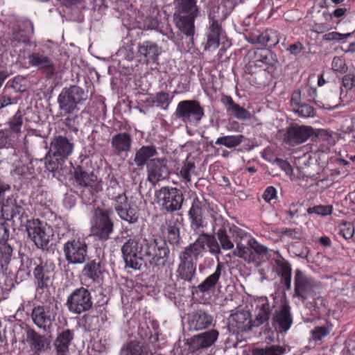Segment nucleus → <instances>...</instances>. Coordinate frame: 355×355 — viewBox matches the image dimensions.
<instances>
[{"label":"nucleus","instance_id":"6ab92c4d","mask_svg":"<svg viewBox=\"0 0 355 355\" xmlns=\"http://www.w3.org/2000/svg\"><path fill=\"white\" fill-rule=\"evenodd\" d=\"M218 336V330L211 329L192 336L187 343L189 351L195 353L211 347L217 340Z\"/></svg>","mask_w":355,"mask_h":355},{"label":"nucleus","instance_id":"864d4df0","mask_svg":"<svg viewBox=\"0 0 355 355\" xmlns=\"http://www.w3.org/2000/svg\"><path fill=\"white\" fill-rule=\"evenodd\" d=\"M80 324L87 331H92L99 327V318L98 315L90 313L83 315L80 319Z\"/></svg>","mask_w":355,"mask_h":355},{"label":"nucleus","instance_id":"423d86ee","mask_svg":"<svg viewBox=\"0 0 355 355\" xmlns=\"http://www.w3.org/2000/svg\"><path fill=\"white\" fill-rule=\"evenodd\" d=\"M322 288V284L308 277L305 272L300 268L295 270L294 291L293 297L301 302H305L308 298L316 295Z\"/></svg>","mask_w":355,"mask_h":355},{"label":"nucleus","instance_id":"c9c22d12","mask_svg":"<svg viewBox=\"0 0 355 355\" xmlns=\"http://www.w3.org/2000/svg\"><path fill=\"white\" fill-rule=\"evenodd\" d=\"M198 15L196 13L181 16L174 13V21L178 29L188 37L194 35V19Z\"/></svg>","mask_w":355,"mask_h":355},{"label":"nucleus","instance_id":"052dcab7","mask_svg":"<svg viewBox=\"0 0 355 355\" xmlns=\"http://www.w3.org/2000/svg\"><path fill=\"white\" fill-rule=\"evenodd\" d=\"M333 211L332 205H315L312 207H309L306 210L307 214H315L320 216H326L331 215Z\"/></svg>","mask_w":355,"mask_h":355},{"label":"nucleus","instance_id":"ea45409f","mask_svg":"<svg viewBox=\"0 0 355 355\" xmlns=\"http://www.w3.org/2000/svg\"><path fill=\"white\" fill-rule=\"evenodd\" d=\"M205 245L206 233H202L194 243L186 247L180 254L196 261L198 257L202 253V252L205 250Z\"/></svg>","mask_w":355,"mask_h":355},{"label":"nucleus","instance_id":"8fccbe9b","mask_svg":"<svg viewBox=\"0 0 355 355\" xmlns=\"http://www.w3.org/2000/svg\"><path fill=\"white\" fill-rule=\"evenodd\" d=\"M244 139L245 137L243 135L223 136L216 139L215 144L233 148L239 146Z\"/></svg>","mask_w":355,"mask_h":355},{"label":"nucleus","instance_id":"680f3d73","mask_svg":"<svg viewBox=\"0 0 355 355\" xmlns=\"http://www.w3.org/2000/svg\"><path fill=\"white\" fill-rule=\"evenodd\" d=\"M275 264L277 266L276 272L279 277L292 275V268L290 263L285 259H276Z\"/></svg>","mask_w":355,"mask_h":355},{"label":"nucleus","instance_id":"c85d7f7f","mask_svg":"<svg viewBox=\"0 0 355 355\" xmlns=\"http://www.w3.org/2000/svg\"><path fill=\"white\" fill-rule=\"evenodd\" d=\"M110 143L114 153L116 155H121L131 150L132 138L129 132H119L112 136Z\"/></svg>","mask_w":355,"mask_h":355},{"label":"nucleus","instance_id":"c756f323","mask_svg":"<svg viewBox=\"0 0 355 355\" xmlns=\"http://www.w3.org/2000/svg\"><path fill=\"white\" fill-rule=\"evenodd\" d=\"M9 237V230L8 223L3 218H0V263L3 265L9 263L12 248L10 245L2 243V241H6Z\"/></svg>","mask_w":355,"mask_h":355},{"label":"nucleus","instance_id":"e433bc0d","mask_svg":"<svg viewBox=\"0 0 355 355\" xmlns=\"http://www.w3.org/2000/svg\"><path fill=\"white\" fill-rule=\"evenodd\" d=\"M223 103L225 105L227 114L239 120H246L251 118L250 112L236 103L231 96H226L223 99Z\"/></svg>","mask_w":355,"mask_h":355},{"label":"nucleus","instance_id":"13d9d810","mask_svg":"<svg viewBox=\"0 0 355 355\" xmlns=\"http://www.w3.org/2000/svg\"><path fill=\"white\" fill-rule=\"evenodd\" d=\"M278 232L281 234V239L284 237L295 240H302L303 239L302 231L299 228L282 227L279 229Z\"/></svg>","mask_w":355,"mask_h":355},{"label":"nucleus","instance_id":"338daca9","mask_svg":"<svg viewBox=\"0 0 355 355\" xmlns=\"http://www.w3.org/2000/svg\"><path fill=\"white\" fill-rule=\"evenodd\" d=\"M195 163L186 159L180 171V175L187 182H191V171L195 168Z\"/></svg>","mask_w":355,"mask_h":355},{"label":"nucleus","instance_id":"a18cd8bd","mask_svg":"<svg viewBox=\"0 0 355 355\" xmlns=\"http://www.w3.org/2000/svg\"><path fill=\"white\" fill-rule=\"evenodd\" d=\"M254 58L256 62L270 66L271 69H277L279 64L276 54L268 49H258L254 52Z\"/></svg>","mask_w":355,"mask_h":355},{"label":"nucleus","instance_id":"0eeeda50","mask_svg":"<svg viewBox=\"0 0 355 355\" xmlns=\"http://www.w3.org/2000/svg\"><path fill=\"white\" fill-rule=\"evenodd\" d=\"M155 196L161 209L168 213L180 210L184 200L182 191L171 186L162 187L156 190Z\"/></svg>","mask_w":355,"mask_h":355},{"label":"nucleus","instance_id":"9d476101","mask_svg":"<svg viewBox=\"0 0 355 355\" xmlns=\"http://www.w3.org/2000/svg\"><path fill=\"white\" fill-rule=\"evenodd\" d=\"M65 305L68 311L74 314L89 311L93 306L90 291L83 286L74 289L67 296Z\"/></svg>","mask_w":355,"mask_h":355},{"label":"nucleus","instance_id":"3c124183","mask_svg":"<svg viewBox=\"0 0 355 355\" xmlns=\"http://www.w3.org/2000/svg\"><path fill=\"white\" fill-rule=\"evenodd\" d=\"M285 352V347L277 345H272L263 348H254L251 352L252 355H282Z\"/></svg>","mask_w":355,"mask_h":355},{"label":"nucleus","instance_id":"774afa93","mask_svg":"<svg viewBox=\"0 0 355 355\" xmlns=\"http://www.w3.org/2000/svg\"><path fill=\"white\" fill-rule=\"evenodd\" d=\"M342 85L347 89H355V69L350 70L342 78Z\"/></svg>","mask_w":355,"mask_h":355},{"label":"nucleus","instance_id":"c03bdc74","mask_svg":"<svg viewBox=\"0 0 355 355\" xmlns=\"http://www.w3.org/2000/svg\"><path fill=\"white\" fill-rule=\"evenodd\" d=\"M257 39V45L268 48H272L276 46L279 42L277 32L272 29H266L262 33L259 32Z\"/></svg>","mask_w":355,"mask_h":355},{"label":"nucleus","instance_id":"6e6552de","mask_svg":"<svg viewBox=\"0 0 355 355\" xmlns=\"http://www.w3.org/2000/svg\"><path fill=\"white\" fill-rule=\"evenodd\" d=\"M73 176L77 185L83 188L82 198L89 201L97 193L96 175L82 164L73 167Z\"/></svg>","mask_w":355,"mask_h":355},{"label":"nucleus","instance_id":"4c0bfd02","mask_svg":"<svg viewBox=\"0 0 355 355\" xmlns=\"http://www.w3.org/2000/svg\"><path fill=\"white\" fill-rule=\"evenodd\" d=\"M205 245L206 233H202L194 243L186 247L180 254L196 261L198 257L202 253V252L205 250Z\"/></svg>","mask_w":355,"mask_h":355},{"label":"nucleus","instance_id":"603ef678","mask_svg":"<svg viewBox=\"0 0 355 355\" xmlns=\"http://www.w3.org/2000/svg\"><path fill=\"white\" fill-rule=\"evenodd\" d=\"M117 214L122 220L126 221L129 224H136L139 221V211L130 205L117 213Z\"/></svg>","mask_w":355,"mask_h":355},{"label":"nucleus","instance_id":"6e6d98bb","mask_svg":"<svg viewBox=\"0 0 355 355\" xmlns=\"http://www.w3.org/2000/svg\"><path fill=\"white\" fill-rule=\"evenodd\" d=\"M216 236L223 250H231L234 248V243L230 241V236L225 228H219L216 232Z\"/></svg>","mask_w":355,"mask_h":355},{"label":"nucleus","instance_id":"bb28decb","mask_svg":"<svg viewBox=\"0 0 355 355\" xmlns=\"http://www.w3.org/2000/svg\"><path fill=\"white\" fill-rule=\"evenodd\" d=\"M274 307V305H270L266 297L260 298L259 304L256 307L257 313L252 320L254 327H259L262 324L269 326V320L272 316V311Z\"/></svg>","mask_w":355,"mask_h":355},{"label":"nucleus","instance_id":"58836bf2","mask_svg":"<svg viewBox=\"0 0 355 355\" xmlns=\"http://www.w3.org/2000/svg\"><path fill=\"white\" fill-rule=\"evenodd\" d=\"M205 245L206 233H202L194 243L186 247L180 254L196 261L198 257L202 253V252L205 250Z\"/></svg>","mask_w":355,"mask_h":355},{"label":"nucleus","instance_id":"5fc2aeb1","mask_svg":"<svg viewBox=\"0 0 355 355\" xmlns=\"http://www.w3.org/2000/svg\"><path fill=\"white\" fill-rule=\"evenodd\" d=\"M81 118L82 114H78L77 113L67 114V116L64 120V124L71 132L76 133L78 131L80 119Z\"/></svg>","mask_w":355,"mask_h":355},{"label":"nucleus","instance_id":"9b49d317","mask_svg":"<svg viewBox=\"0 0 355 355\" xmlns=\"http://www.w3.org/2000/svg\"><path fill=\"white\" fill-rule=\"evenodd\" d=\"M62 250L69 264L81 265L89 260L88 245L80 238L68 240L64 244Z\"/></svg>","mask_w":355,"mask_h":355},{"label":"nucleus","instance_id":"f704fd0d","mask_svg":"<svg viewBox=\"0 0 355 355\" xmlns=\"http://www.w3.org/2000/svg\"><path fill=\"white\" fill-rule=\"evenodd\" d=\"M223 267V263L218 261L214 272L206 277L204 281L196 286V292L199 291L204 294L214 289L219 282Z\"/></svg>","mask_w":355,"mask_h":355},{"label":"nucleus","instance_id":"f257e3e1","mask_svg":"<svg viewBox=\"0 0 355 355\" xmlns=\"http://www.w3.org/2000/svg\"><path fill=\"white\" fill-rule=\"evenodd\" d=\"M114 212L111 208L96 207L91 219V232L95 239L105 242L111 239L114 231V223L112 218Z\"/></svg>","mask_w":355,"mask_h":355},{"label":"nucleus","instance_id":"ddd939ff","mask_svg":"<svg viewBox=\"0 0 355 355\" xmlns=\"http://www.w3.org/2000/svg\"><path fill=\"white\" fill-rule=\"evenodd\" d=\"M147 180L154 187L167 179L170 174L168 161L164 157H156L148 161L146 167Z\"/></svg>","mask_w":355,"mask_h":355},{"label":"nucleus","instance_id":"e2e57ef3","mask_svg":"<svg viewBox=\"0 0 355 355\" xmlns=\"http://www.w3.org/2000/svg\"><path fill=\"white\" fill-rule=\"evenodd\" d=\"M10 129L16 133L21 132V128L23 124L21 112L18 110L12 119L8 122Z\"/></svg>","mask_w":355,"mask_h":355},{"label":"nucleus","instance_id":"de8ad7c7","mask_svg":"<svg viewBox=\"0 0 355 355\" xmlns=\"http://www.w3.org/2000/svg\"><path fill=\"white\" fill-rule=\"evenodd\" d=\"M23 28H19L14 31L13 37L19 42L26 43L29 41V36L33 33V24L31 21L25 19L22 21Z\"/></svg>","mask_w":355,"mask_h":355},{"label":"nucleus","instance_id":"aec40b11","mask_svg":"<svg viewBox=\"0 0 355 355\" xmlns=\"http://www.w3.org/2000/svg\"><path fill=\"white\" fill-rule=\"evenodd\" d=\"M252 315L250 311L241 310L232 314L228 327L234 334H239L248 331L253 325Z\"/></svg>","mask_w":355,"mask_h":355},{"label":"nucleus","instance_id":"cd10ccee","mask_svg":"<svg viewBox=\"0 0 355 355\" xmlns=\"http://www.w3.org/2000/svg\"><path fill=\"white\" fill-rule=\"evenodd\" d=\"M65 159H60L54 155H50L48 151L44 157V164L46 168L52 173L53 177L57 178L59 180H62V178L64 176L66 173Z\"/></svg>","mask_w":355,"mask_h":355},{"label":"nucleus","instance_id":"7c9ffc66","mask_svg":"<svg viewBox=\"0 0 355 355\" xmlns=\"http://www.w3.org/2000/svg\"><path fill=\"white\" fill-rule=\"evenodd\" d=\"M223 30L218 20L211 19L207 33V41L205 46V50H215L220 44V37Z\"/></svg>","mask_w":355,"mask_h":355},{"label":"nucleus","instance_id":"4be33fe9","mask_svg":"<svg viewBox=\"0 0 355 355\" xmlns=\"http://www.w3.org/2000/svg\"><path fill=\"white\" fill-rule=\"evenodd\" d=\"M26 341L30 348L34 350L33 355H39L51 348V339L30 327L26 329Z\"/></svg>","mask_w":355,"mask_h":355},{"label":"nucleus","instance_id":"5701e85b","mask_svg":"<svg viewBox=\"0 0 355 355\" xmlns=\"http://www.w3.org/2000/svg\"><path fill=\"white\" fill-rule=\"evenodd\" d=\"M74 148V144L62 135L55 136L50 143L49 152L50 155H54L67 160L72 154Z\"/></svg>","mask_w":355,"mask_h":355},{"label":"nucleus","instance_id":"09e8293b","mask_svg":"<svg viewBox=\"0 0 355 355\" xmlns=\"http://www.w3.org/2000/svg\"><path fill=\"white\" fill-rule=\"evenodd\" d=\"M164 295L171 300L180 299L184 296L182 291H180L178 283L175 279L171 278L164 288Z\"/></svg>","mask_w":355,"mask_h":355},{"label":"nucleus","instance_id":"bf43d9fd","mask_svg":"<svg viewBox=\"0 0 355 355\" xmlns=\"http://www.w3.org/2000/svg\"><path fill=\"white\" fill-rule=\"evenodd\" d=\"M293 111L297 113L299 116L304 118H313L316 114L315 109L305 103H302L297 107H294Z\"/></svg>","mask_w":355,"mask_h":355},{"label":"nucleus","instance_id":"39448f33","mask_svg":"<svg viewBox=\"0 0 355 355\" xmlns=\"http://www.w3.org/2000/svg\"><path fill=\"white\" fill-rule=\"evenodd\" d=\"M24 226L28 238L38 249L42 250L49 249V243L53 236V230L46 222L38 218H33L26 220Z\"/></svg>","mask_w":355,"mask_h":355},{"label":"nucleus","instance_id":"473e14b6","mask_svg":"<svg viewBox=\"0 0 355 355\" xmlns=\"http://www.w3.org/2000/svg\"><path fill=\"white\" fill-rule=\"evenodd\" d=\"M157 155L158 152L155 146H143L135 152V164L139 168L142 169L145 166L147 167L148 161Z\"/></svg>","mask_w":355,"mask_h":355},{"label":"nucleus","instance_id":"2eb2a0df","mask_svg":"<svg viewBox=\"0 0 355 355\" xmlns=\"http://www.w3.org/2000/svg\"><path fill=\"white\" fill-rule=\"evenodd\" d=\"M291 306L285 300L275 309L272 316V326L279 333L287 332L291 328L293 320L291 312Z\"/></svg>","mask_w":355,"mask_h":355},{"label":"nucleus","instance_id":"1a4fd4ad","mask_svg":"<svg viewBox=\"0 0 355 355\" xmlns=\"http://www.w3.org/2000/svg\"><path fill=\"white\" fill-rule=\"evenodd\" d=\"M175 115L186 124L198 125L204 116L205 112L199 101L184 100L178 103Z\"/></svg>","mask_w":355,"mask_h":355},{"label":"nucleus","instance_id":"20e7f679","mask_svg":"<svg viewBox=\"0 0 355 355\" xmlns=\"http://www.w3.org/2000/svg\"><path fill=\"white\" fill-rule=\"evenodd\" d=\"M144 265L148 263L153 268L164 266L169 259L170 249L166 240L162 239H146Z\"/></svg>","mask_w":355,"mask_h":355},{"label":"nucleus","instance_id":"a878e982","mask_svg":"<svg viewBox=\"0 0 355 355\" xmlns=\"http://www.w3.org/2000/svg\"><path fill=\"white\" fill-rule=\"evenodd\" d=\"M75 337L74 330L69 329H63L58 331L53 346L57 355H68L69 352V346L72 343Z\"/></svg>","mask_w":355,"mask_h":355},{"label":"nucleus","instance_id":"0e129e2a","mask_svg":"<svg viewBox=\"0 0 355 355\" xmlns=\"http://www.w3.org/2000/svg\"><path fill=\"white\" fill-rule=\"evenodd\" d=\"M338 228L340 234L345 239H349L354 236V227L351 222L343 221Z\"/></svg>","mask_w":355,"mask_h":355},{"label":"nucleus","instance_id":"393cba45","mask_svg":"<svg viewBox=\"0 0 355 355\" xmlns=\"http://www.w3.org/2000/svg\"><path fill=\"white\" fill-rule=\"evenodd\" d=\"M180 263L176 270V276L182 280L197 282L196 263L193 259H189L180 254Z\"/></svg>","mask_w":355,"mask_h":355},{"label":"nucleus","instance_id":"37998d69","mask_svg":"<svg viewBox=\"0 0 355 355\" xmlns=\"http://www.w3.org/2000/svg\"><path fill=\"white\" fill-rule=\"evenodd\" d=\"M166 241L173 247H179L181 243L180 234V223L178 219L166 222Z\"/></svg>","mask_w":355,"mask_h":355},{"label":"nucleus","instance_id":"7ed1b4c3","mask_svg":"<svg viewBox=\"0 0 355 355\" xmlns=\"http://www.w3.org/2000/svg\"><path fill=\"white\" fill-rule=\"evenodd\" d=\"M85 90L78 85L64 87L58 96L57 103L59 110L64 114L78 113L80 105L87 100Z\"/></svg>","mask_w":355,"mask_h":355},{"label":"nucleus","instance_id":"f03ea898","mask_svg":"<svg viewBox=\"0 0 355 355\" xmlns=\"http://www.w3.org/2000/svg\"><path fill=\"white\" fill-rule=\"evenodd\" d=\"M146 238L134 236L127 239L121 247L125 268L141 270L144 265Z\"/></svg>","mask_w":355,"mask_h":355},{"label":"nucleus","instance_id":"b1692460","mask_svg":"<svg viewBox=\"0 0 355 355\" xmlns=\"http://www.w3.org/2000/svg\"><path fill=\"white\" fill-rule=\"evenodd\" d=\"M213 323V317L207 311L199 309L188 316L189 330L200 331L208 328Z\"/></svg>","mask_w":355,"mask_h":355},{"label":"nucleus","instance_id":"f8f14e48","mask_svg":"<svg viewBox=\"0 0 355 355\" xmlns=\"http://www.w3.org/2000/svg\"><path fill=\"white\" fill-rule=\"evenodd\" d=\"M38 261L39 263L36 261L34 262L35 268L33 270L37 292L40 290H48L53 284L55 268L52 263L43 262L41 259H39Z\"/></svg>","mask_w":355,"mask_h":355},{"label":"nucleus","instance_id":"2f4dec72","mask_svg":"<svg viewBox=\"0 0 355 355\" xmlns=\"http://www.w3.org/2000/svg\"><path fill=\"white\" fill-rule=\"evenodd\" d=\"M120 355H155L142 341L132 340L123 344L120 349ZM161 355V354H155Z\"/></svg>","mask_w":355,"mask_h":355},{"label":"nucleus","instance_id":"69168bd1","mask_svg":"<svg viewBox=\"0 0 355 355\" xmlns=\"http://www.w3.org/2000/svg\"><path fill=\"white\" fill-rule=\"evenodd\" d=\"M176 282L178 283L180 291H182L184 295H187L190 291H191L192 295H194L196 292V282H192L189 280H182L176 276Z\"/></svg>","mask_w":355,"mask_h":355},{"label":"nucleus","instance_id":"412c9836","mask_svg":"<svg viewBox=\"0 0 355 355\" xmlns=\"http://www.w3.org/2000/svg\"><path fill=\"white\" fill-rule=\"evenodd\" d=\"M205 199L201 200L195 195L188 211V217L193 230H197L205 226Z\"/></svg>","mask_w":355,"mask_h":355},{"label":"nucleus","instance_id":"a19ab883","mask_svg":"<svg viewBox=\"0 0 355 355\" xmlns=\"http://www.w3.org/2000/svg\"><path fill=\"white\" fill-rule=\"evenodd\" d=\"M118 189H120V187L118 185L111 186L107 189V196L110 200L114 201V207L116 214L130 206L125 193L123 192H118L116 191Z\"/></svg>","mask_w":355,"mask_h":355},{"label":"nucleus","instance_id":"49530a36","mask_svg":"<svg viewBox=\"0 0 355 355\" xmlns=\"http://www.w3.org/2000/svg\"><path fill=\"white\" fill-rule=\"evenodd\" d=\"M197 0H174L173 5L177 15L180 14H199L196 5Z\"/></svg>","mask_w":355,"mask_h":355},{"label":"nucleus","instance_id":"4468645a","mask_svg":"<svg viewBox=\"0 0 355 355\" xmlns=\"http://www.w3.org/2000/svg\"><path fill=\"white\" fill-rule=\"evenodd\" d=\"M313 133L310 126L292 123L286 128L283 139L286 144L295 146L307 141Z\"/></svg>","mask_w":355,"mask_h":355},{"label":"nucleus","instance_id":"a211bd4d","mask_svg":"<svg viewBox=\"0 0 355 355\" xmlns=\"http://www.w3.org/2000/svg\"><path fill=\"white\" fill-rule=\"evenodd\" d=\"M28 59L29 64L42 71L46 78L51 79L55 76V64L51 58L44 53L34 52L28 55Z\"/></svg>","mask_w":355,"mask_h":355},{"label":"nucleus","instance_id":"4d7b16f0","mask_svg":"<svg viewBox=\"0 0 355 355\" xmlns=\"http://www.w3.org/2000/svg\"><path fill=\"white\" fill-rule=\"evenodd\" d=\"M146 101L157 103V106H160L164 110H167L171 103L169 94L164 92L157 93L154 98L151 100L148 99Z\"/></svg>","mask_w":355,"mask_h":355},{"label":"nucleus","instance_id":"72a5a7b5","mask_svg":"<svg viewBox=\"0 0 355 355\" xmlns=\"http://www.w3.org/2000/svg\"><path fill=\"white\" fill-rule=\"evenodd\" d=\"M28 205L22 200L15 199L14 203L10 205V218L12 221L19 222L20 226L25 225L28 218Z\"/></svg>","mask_w":355,"mask_h":355},{"label":"nucleus","instance_id":"79ce46f5","mask_svg":"<svg viewBox=\"0 0 355 355\" xmlns=\"http://www.w3.org/2000/svg\"><path fill=\"white\" fill-rule=\"evenodd\" d=\"M103 271V268L101 261L98 259H93L87 261L84 266L83 274L93 282L99 283L101 280Z\"/></svg>","mask_w":355,"mask_h":355},{"label":"nucleus","instance_id":"f3484780","mask_svg":"<svg viewBox=\"0 0 355 355\" xmlns=\"http://www.w3.org/2000/svg\"><path fill=\"white\" fill-rule=\"evenodd\" d=\"M162 46L153 40L139 42L137 45V56L140 61L147 64H156L162 53Z\"/></svg>","mask_w":355,"mask_h":355},{"label":"nucleus","instance_id":"dca6fc26","mask_svg":"<svg viewBox=\"0 0 355 355\" xmlns=\"http://www.w3.org/2000/svg\"><path fill=\"white\" fill-rule=\"evenodd\" d=\"M55 313L49 306L38 305L32 309L31 319L39 329L44 331H49L55 321Z\"/></svg>","mask_w":355,"mask_h":355}]
</instances>
